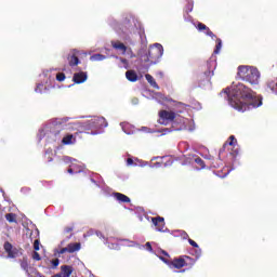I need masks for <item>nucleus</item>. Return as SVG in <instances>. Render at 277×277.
Instances as JSON below:
<instances>
[{
  "mask_svg": "<svg viewBox=\"0 0 277 277\" xmlns=\"http://www.w3.org/2000/svg\"><path fill=\"white\" fill-rule=\"evenodd\" d=\"M113 197L117 199L118 202H123L126 205H129V202H131V198L122 193H113Z\"/></svg>",
  "mask_w": 277,
  "mask_h": 277,
  "instance_id": "12",
  "label": "nucleus"
},
{
  "mask_svg": "<svg viewBox=\"0 0 277 277\" xmlns=\"http://www.w3.org/2000/svg\"><path fill=\"white\" fill-rule=\"evenodd\" d=\"M75 142H77V137H75V135H72V134H67L62 140V144H64L65 146L75 144Z\"/></svg>",
  "mask_w": 277,
  "mask_h": 277,
  "instance_id": "16",
  "label": "nucleus"
},
{
  "mask_svg": "<svg viewBox=\"0 0 277 277\" xmlns=\"http://www.w3.org/2000/svg\"><path fill=\"white\" fill-rule=\"evenodd\" d=\"M130 56L131 60H133V57H135V53H133V50L131 48H128L127 52Z\"/></svg>",
  "mask_w": 277,
  "mask_h": 277,
  "instance_id": "34",
  "label": "nucleus"
},
{
  "mask_svg": "<svg viewBox=\"0 0 277 277\" xmlns=\"http://www.w3.org/2000/svg\"><path fill=\"white\" fill-rule=\"evenodd\" d=\"M206 36H209L210 38H212V40H215L216 38L215 34H213L210 28H208V30L206 31Z\"/></svg>",
  "mask_w": 277,
  "mask_h": 277,
  "instance_id": "32",
  "label": "nucleus"
},
{
  "mask_svg": "<svg viewBox=\"0 0 277 277\" xmlns=\"http://www.w3.org/2000/svg\"><path fill=\"white\" fill-rule=\"evenodd\" d=\"M225 94H227L229 105L238 111L256 109V107L263 105V101L261 97L256 96V92L241 82L233 88L230 95H228L227 91H225Z\"/></svg>",
  "mask_w": 277,
  "mask_h": 277,
  "instance_id": "1",
  "label": "nucleus"
},
{
  "mask_svg": "<svg viewBox=\"0 0 277 277\" xmlns=\"http://www.w3.org/2000/svg\"><path fill=\"white\" fill-rule=\"evenodd\" d=\"M127 163H128V166H133V160L131 158H128Z\"/></svg>",
  "mask_w": 277,
  "mask_h": 277,
  "instance_id": "41",
  "label": "nucleus"
},
{
  "mask_svg": "<svg viewBox=\"0 0 277 277\" xmlns=\"http://www.w3.org/2000/svg\"><path fill=\"white\" fill-rule=\"evenodd\" d=\"M66 252H68V247L62 248V249L58 251V254H66Z\"/></svg>",
  "mask_w": 277,
  "mask_h": 277,
  "instance_id": "40",
  "label": "nucleus"
},
{
  "mask_svg": "<svg viewBox=\"0 0 277 277\" xmlns=\"http://www.w3.org/2000/svg\"><path fill=\"white\" fill-rule=\"evenodd\" d=\"M121 64H123L124 68H129V61L127 58L119 57Z\"/></svg>",
  "mask_w": 277,
  "mask_h": 277,
  "instance_id": "33",
  "label": "nucleus"
},
{
  "mask_svg": "<svg viewBox=\"0 0 277 277\" xmlns=\"http://www.w3.org/2000/svg\"><path fill=\"white\" fill-rule=\"evenodd\" d=\"M267 87L269 88V90H272V92H274V94H277V78L274 80H269Z\"/></svg>",
  "mask_w": 277,
  "mask_h": 277,
  "instance_id": "22",
  "label": "nucleus"
},
{
  "mask_svg": "<svg viewBox=\"0 0 277 277\" xmlns=\"http://www.w3.org/2000/svg\"><path fill=\"white\" fill-rule=\"evenodd\" d=\"M179 115L172 110H160L159 111V124H164V127H167V124H170V122H174V119L177 117Z\"/></svg>",
  "mask_w": 277,
  "mask_h": 277,
  "instance_id": "4",
  "label": "nucleus"
},
{
  "mask_svg": "<svg viewBox=\"0 0 277 277\" xmlns=\"http://www.w3.org/2000/svg\"><path fill=\"white\" fill-rule=\"evenodd\" d=\"M72 81L76 83H85L88 81V72L85 71H79L74 74Z\"/></svg>",
  "mask_w": 277,
  "mask_h": 277,
  "instance_id": "10",
  "label": "nucleus"
},
{
  "mask_svg": "<svg viewBox=\"0 0 277 277\" xmlns=\"http://www.w3.org/2000/svg\"><path fill=\"white\" fill-rule=\"evenodd\" d=\"M53 267H57L60 265V259L52 260Z\"/></svg>",
  "mask_w": 277,
  "mask_h": 277,
  "instance_id": "39",
  "label": "nucleus"
},
{
  "mask_svg": "<svg viewBox=\"0 0 277 277\" xmlns=\"http://www.w3.org/2000/svg\"><path fill=\"white\" fill-rule=\"evenodd\" d=\"M120 30L122 32L123 38H128V36H131L133 31H135V26L131 24V22H124L120 26Z\"/></svg>",
  "mask_w": 277,
  "mask_h": 277,
  "instance_id": "8",
  "label": "nucleus"
},
{
  "mask_svg": "<svg viewBox=\"0 0 277 277\" xmlns=\"http://www.w3.org/2000/svg\"><path fill=\"white\" fill-rule=\"evenodd\" d=\"M49 161H53V158H50Z\"/></svg>",
  "mask_w": 277,
  "mask_h": 277,
  "instance_id": "46",
  "label": "nucleus"
},
{
  "mask_svg": "<svg viewBox=\"0 0 277 277\" xmlns=\"http://www.w3.org/2000/svg\"><path fill=\"white\" fill-rule=\"evenodd\" d=\"M188 243L193 246V248H198V242L194 241L192 238L188 239Z\"/></svg>",
  "mask_w": 277,
  "mask_h": 277,
  "instance_id": "36",
  "label": "nucleus"
},
{
  "mask_svg": "<svg viewBox=\"0 0 277 277\" xmlns=\"http://www.w3.org/2000/svg\"><path fill=\"white\" fill-rule=\"evenodd\" d=\"M67 172H68L69 174H75V171L72 170V168H69V169L67 170Z\"/></svg>",
  "mask_w": 277,
  "mask_h": 277,
  "instance_id": "43",
  "label": "nucleus"
},
{
  "mask_svg": "<svg viewBox=\"0 0 277 277\" xmlns=\"http://www.w3.org/2000/svg\"><path fill=\"white\" fill-rule=\"evenodd\" d=\"M68 254H74V252H79L81 250V242H70L67 245Z\"/></svg>",
  "mask_w": 277,
  "mask_h": 277,
  "instance_id": "14",
  "label": "nucleus"
},
{
  "mask_svg": "<svg viewBox=\"0 0 277 277\" xmlns=\"http://www.w3.org/2000/svg\"><path fill=\"white\" fill-rule=\"evenodd\" d=\"M145 248L148 250V252H153V245H150V242H146Z\"/></svg>",
  "mask_w": 277,
  "mask_h": 277,
  "instance_id": "37",
  "label": "nucleus"
},
{
  "mask_svg": "<svg viewBox=\"0 0 277 277\" xmlns=\"http://www.w3.org/2000/svg\"><path fill=\"white\" fill-rule=\"evenodd\" d=\"M227 173H225L222 177L224 179V176H226Z\"/></svg>",
  "mask_w": 277,
  "mask_h": 277,
  "instance_id": "47",
  "label": "nucleus"
},
{
  "mask_svg": "<svg viewBox=\"0 0 277 277\" xmlns=\"http://www.w3.org/2000/svg\"><path fill=\"white\" fill-rule=\"evenodd\" d=\"M237 77H239L241 81H246L251 85H259V79H261V72L256 67L240 65L238 66Z\"/></svg>",
  "mask_w": 277,
  "mask_h": 277,
  "instance_id": "2",
  "label": "nucleus"
},
{
  "mask_svg": "<svg viewBox=\"0 0 277 277\" xmlns=\"http://www.w3.org/2000/svg\"><path fill=\"white\" fill-rule=\"evenodd\" d=\"M222 49V39H217V44L215 47L214 53H220V50Z\"/></svg>",
  "mask_w": 277,
  "mask_h": 277,
  "instance_id": "28",
  "label": "nucleus"
},
{
  "mask_svg": "<svg viewBox=\"0 0 277 277\" xmlns=\"http://www.w3.org/2000/svg\"><path fill=\"white\" fill-rule=\"evenodd\" d=\"M96 120H90L88 121L83 128L84 130H82L83 133H87L88 135H96V133H98V130H94L96 129Z\"/></svg>",
  "mask_w": 277,
  "mask_h": 277,
  "instance_id": "7",
  "label": "nucleus"
},
{
  "mask_svg": "<svg viewBox=\"0 0 277 277\" xmlns=\"http://www.w3.org/2000/svg\"><path fill=\"white\" fill-rule=\"evenodd\" d=\"M184 260V267L192 268L193 265H196V260L189 255H182Z\"/></svg>",
  "mask_w": 277,
  "mask_h": 277,
  "instance_id": "17",
  "label": "nucleus"
},
{
  "mask_svg": "<svg viewBox=\"0 0 277 277\" xmlns=\"http://www.w3.org/2000/svg\"><path fill=\"white\" fill-rule=\"evenodd\" d=\"M236 155H237V150H235Z\"/></svg>",
  "mask_w": 277,
  "mask_h": 277,
  "instance_id": "48",
  "label": "nucleus"
},
{
  "mask_svg": "<svg viewBox=\"0 0 277 277\" xmlns=\"http://www.w3.org/2000/svg\"><path fill=\"white\" fill-rule=\"evenodd\" d=\"M66 79V75L64 72H58L56 75V80L64 81Z\"/></svg>",
  "mask_w": 277,
  "mask_h": 277,
  "instance_id": "30",
  "label": "nucleus"
},
{
  "mask_svg": "<svg viewBox=\"0 0 277 277\" xmlns=\"http://www.w3.org/2000/svg\"><path fill=\"white\" fill-rule=\"evenodd\" d=\"M186 12H192L194 10V0H186Z\"/></svg>",
  "mask_w": 277,
  "mask_h": 277,
  "instance_id": "25",
  "label": "nucleus"
},
{
  "mask_svg": "<svg viewBox=\"0 0 277 277\" xmlns=\"http://www.w3.org/2000/svg\"><path fill=\"white\" fill-rule=\"evenodd\" d=\"M3 250L8 253V259H16L21 254V250L14 247L10 241L4 242Z\"/></svg>",
  "mask_w": 277,
  "mask_h": 277,
  "instance_id": "6",
  "label": "nucleus"
},
{
  "mask_svg": "<svg viewBox=\"0 0 277 277\" xmlns=\"http://www.w3.org/2000/svg\"><path fill=\"white\" fill-rule=\"evenodd\" d=\"M162 254H164V256H168V252L166 251H162Z\"/></svg>",
  "mask_w": 277,
  "mask_h": 277,
  "instance_id": "44",
  "label": "nucleus"
},
{
  "mask_svg": "<svg viewBox=\"0 0 277 277\" xmlns=\"http://www.w3.org/2000/svg\"><path fill=\"white\" fill-rule=\"evenodd\" d=\"M32 260L34 261H42V256H40V253H38V251H35L32 253Z\"/></svg>",
  "mask_w": 277,
  "mask_h": 277,
  "instance_id": "29",
  "label": "nucleus"
},
{
  "mask_svg": "<svg viewBox=\"0 0 277 277\" xmlns=\"http://www.w3.org/2000/svg\"><path fill=\"white\" fill-rule=\"evenodd\" d=\"M237 144V138H235V135H230L228 137V141L224 143L223 145V150H226V148H228V146H234Z\"/></svg>",
  "mask_w": 277,
  "mask_h": 277,
  "instance_id": "20",
  "label": "nucleus"
},
{
  "mask_svg": "<svg viewBox=\"0 0 277 277\" xmlns=\"http://www.w3.org/2000/svg\"><path fill=\"white\" fill-rule=\"evenodd\" d=\"M5 220L9 221L10 224H16V214L15 213H6Z\"/></svg>",
  "mask_w": 277,
  "mask_h": 277,
  "instance_id": "23",
  "label": "nucleus"
},
{
  "mask_svg": "<svg viewBox=\"0 0 277 277\" xmlns=\"http://www.w3.org/2000/svg\"><path fill=\"white\" fill-rule=\"evenodd\" d=\"M111 47L115 51H121L122 55H127L128 48L120 41H111Z\"/></svg>",
  "mask_w": 277,
  "mask_h": 277,
  "instance_id": "11",
  "label": "nucleus"
},
{
  "mask_svg": "<svg viewBox=\"0 0 277 277\" xmlns=\"http://www.w3.org/2000/svg\"><path fill=\"white\" fill-rule=\"evenodd\" d=\"M32 277H45L44 275L40 274L38 271L32 272Z\"/></svg>",
  "mask_w": 277,
  "mask_h": 277,
  "instance_id": "38",
  "label": "nucleus"
},
{
  "mask_svg": "<svg viewBox=\"0 0 277 277\" xmlns=\"http://www.w3.org/2000/svg\"><path fill=\"white\" fill-rule=\"evenodd\" d=\"M75 272V268L70 265H63L61 266V274L63 277H70Z\"/></svg>",
  "mask_w": 277,
  "mask_h": 277,
  "instance_id": "15",
  "label": "nucleus"
},
{
  "mask_svg": "<svg viewBox=\"0 0 277 277\" xmlns=\"http://www.w3.org/2000/svg\"><path fill=\"white\" fill-rule=\"evenodd\" d=\"M92 62H103L105 60V55L103 54H94L91 56Z\"/></svg>",
  "mask_w": 277,
  "mask_h": 277,
  "instance_id": "24",
  "label": "nucleus"
},
{
  "mask_svg": "<svg viewBox=\"0 0 277 277\" xmlns=\"http://www.w3.org/2000/svg\"><path fill=\"white\" fill-rule=\"evenodd\" d=\"M65 233H72V227H66Z\"/></svg>",
  "mask_w": 277,
  "mask_h": 277,
  "instance_id": "42",
  "label": "nucleus"
},
{
  "mask_svg": "<svg viewBox=\"0 0 277 277\" xmlns=\"http://www.w3.org/2000/svg\"><path fill=\"white\" fill-rule=\"evenodd\" d=\"M19 265L22 269L26 272V274H29V262L27 261V258H23L22 260H19Z\"/></svg>",
  "mask_w": 277,
  "mask_h": 277,
  "instance_id": "21",
  "label": "nucleus"
},
{
  "mask_svg": "<svg viewBox=\"0 0 277 277\" xmlns=\"http://www.w3.org/2000/svg\"><path fill=\"white\" fill-rule=\"evenodd\" d=\"M195 161L198 163V166L205 167V160L202 158H196Z\"/></svg>",
  "mask_w": 277,
  "mask_h": 277,
  "instance_id": "35",
  "label": "nucleus"
},
{
  "mask_svg": "<svg viewBox=\"0 0 277 277\" xmlns=\"http://www.w3.org/2000/svg\"><path fill=\"white\" fill-rule=\"evenodd\" d=\"M151 222L159 233H166V229H163L166 228V219H163L162 216H156L151 217Z\"/></svg>",
  "mask_w": 277,
  "mask_h": 277,
  "instance_id": "9",
  "label": "nucleus"
},
{
  "mask_svg": "<svg viewBox=\"0 0 277 277\" xmlns=\"http://www.w3.org/2000/svg\"><path fill=\"white\" fill-rule=\"evenodd\" d=\"M34 250H35L36 252H38V250H40V240H39V239H36V240L34 241Z\"/></svg>",
  "mask_w": 277,
  "mask_h": 277,
  "instance_id": "31",
  "label": "nucleus"
},
{
  "mask_svg": "<svg viewBox=\"0 0 277 277\" xmlns=\"http://www.w3.org/2000/svg\"><path fill=\"white\" fill-rule=\"evenodd\" d=\"M197 29L198 31H208L209 30V27L202 23H198L197 24Z\"/></svg>",
  "mask_w": 277,
  "mask_h": 277,
  "instance_id": "26",
  "label": "nucleus"
},
{
  "mask_svg": "<svg viewBox=\"0 0 277 277\" xmlns=\"http://www.w3.org/2000/svg\"><path fill=\"white\" fill-rule=\"evenodd\" d=\"M210 65H211V63H208V64H207L208 68H209Z\"/></svg>",
  "mask_w": 277,
  "mask_h": 277,
  "instance_id": "45",
  "label": "nucleus"
},
{
  "mask_svg": "<svg viewBox=\"0 0 277 277\" xmlns=\"http://www.w3.org/2000/svg\"><path fill=\"white\" fill-rule=\"evenodd\" d=\"M163 55V45L160 43H156L149 48L148 53L142 56L143 62L145 64H157L161 56Z\"/></svg>",
  "mask_w": 277,
  "mask_h": 277,
  "instance_id": "3",
  "label": "nucleus"
},
{
  "mask_svg": "<svg viewBox=\"0 0 277 277\" xmlns=\"http://www.w3.org/2000/svg\"><path fill=\"white\" fill-rule=\"evenodd\" d=\"M145 79L151 85V88L159 90V84H157V81H155V78L150 74L145 75Z\"/></svg>",
  "mask_w": 277,
  "mask_h": 277,
  "instance_id": "19",
  "label": "nucleus"
},
{
  "mask_svg": "<svg viewBox=\"0 0 277 277\" xmlns=\"http://www.w3.org/2000/svg\"><path fill=\"white\" fill-rule=\"evenodd\" d=\"M126 79L132 83H135V81H137V72H135V70H128L126 72Z\"/></svg>",
  "mask_w": 277,
  "mask_h": 277,
  "instance_id": "18",
  "label": "nucleus"
},
{
  "mask_svg": "<svg viewBox=\"0 0 277 277\" xmlns=\"http://www.w3.org/2000/svg\"><path fill=\"white\" fill-rule=\"evenodd\" d=\"M206 79L208 81H211V78L213 77V69H209L208 71H205Z\"/></svg>",
  "mask_w": 277,
  "mask_h": 277,
  "instance_id": "27",
  "label": "nucleus"
},
{
  "mask_svg": "<svg viewBox=\"0 0 277 277\" xmlns=\"http://www.w3.org/2000/svg\"><path fill=\"white\" fill-rule=\"evenodd\" d=\"M171 265L175 269H183V267H185V262L183 260V255H181L180 258L173 259V261H171Z\"/></svg>",
  "mask_w": 277,
  "mask_h": 277,
  "instance_id": "13",
  "label": "nucleus"
},
{
  "mask_svg": "<svg viewBox=\"0 0 277 277\" xmlns=\"http://www.w3.org/2000/svg\"><path fill=\"white\" fill-rule=\"evenodd\" d=\"M81 55H88L87 53H84L83 51L77 50V49H72L70 50V52L67 55V62L68 65L71 68H75V66H79V57H81Z\"/></svg>",
  "mask_w": 277,
  "mask_h": 277,
  "instance_id": "5",
  "label": "nucleus"
}]
</instances>
